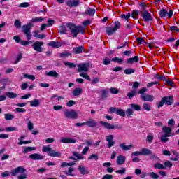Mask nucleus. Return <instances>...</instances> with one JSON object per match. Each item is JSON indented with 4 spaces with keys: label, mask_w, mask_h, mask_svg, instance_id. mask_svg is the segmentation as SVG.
I'll return each instance as SVG.
<instances>
[{
    "label": "nucleus",
    "mask_w": 179,
    "mask_h": 179,
    "mask_svg": "<svg viewBox=\"0 0 179 179\" xmlns=\"http://www.w3.org/2000/svg\"><path fill=\"white\" fill-rule=\"evenodd\" d=\"M45 75H46L47 76H51L52 78H58L59 74L58 73H57V71L55 70H52L50 71L49 72H45Z\"/></svg>",
    "instance_id": "24"
},
{
    "label": "nucleus",
    "mask_w": 179,
    "mask_h": 179,
    "mask_svg": "<svg viewBox=\"0 0 179 179\" xmlns=\"http://www.w3.org/2000/svg\"><path fill=\"white\" fill-rule=\"evenodd\" d=\"M138 15H139V11L138 10H133L131 13V17H133V19H138Z\"/></svg>",
    "instance_id": "52"
},
{
    "label": "nucleus",
    "mask_w": 179,
    "mask_h": 179,
    "mask_svg": "<svg viewBox=\"0 0 179 179\" xmlns=\"http://www.w3.org/2000/svg\"><path fill=\"white\" fill-rule=\"evenodd\" d=\"M171 31H175L176 33H178L179 28L177 26H172L170 27Z\"/></svg>",
    "instance_id": "63"
},
{
    "label": "nucleus",
    "mask_w": 179,
    "mask_h": 179,
    "mask_svg": "<svg viewBox=\"0 0 179 179\" xmlns=\"http://www.w3.org/2000/svg\"><path fill=\"white\" fill-rule=\"evenodd\" d=\"M85 124L89 128H96L97 127V122L92 118L88 119L87 121L85 122Z\"/></svg>",
    "instance_id": "11"
},
{
    "label": "nucleus",
    "mask_w": 179,
    "mask_h": 179,
    "mask_svg": "<svg viewBox=\"0 0 179 179\" xmlns=\"http://www.w3.org/2000/svg\"><path fill=\"white\" fill-rule=\"evenodd\" d=\"M143 108L145 111H150L152 110V106L149 103H143Z\"/></svg>",
    "instance_id": "33"
},
{
    "label": "nucleus",
    "mask_w": 179,
    "mask_h": 179,
    "mask_svg": "<svg viewBox=\"0 0 179 179\" xmlns=\"http://www.w3.org/2000/svg\"><path fill=\"white\" fill-rule=\"evenodd\" d=\"M78 171H80V174H83V176H86V174H89V169L87 167H85V165H80L78 168Z\"/></svg>",
    "instance_id": "15"
},
{
    "label": "nucleus",
    "mask_w": 179,
    "mask_h": 179,
    "mask_svg": "<svg viewBox=\"0 0 179 179\" xmlns=\"http://www.w3.org/2000/svg\"><path fill=\"white\" fill-rule=\"evenodd\" d=\"M148 176L153 179H159V175L155 172H150L148 173Z\"/></svg>",
    "instance_id": "53"
},
{
    "label": "nucleus",
    "mask_w": 179,
    "mask_h": 179,
    "mask_svg": "<svg viewBox=\"0 0 179 179\" xmlns=\"http://www.w3.org/2000/svg\"><path fill=\"white\" fill-rule=\"evenodd\" d=\"M26 173V169L23 166H18L12 171L11 176L15 177L17 174H20L17 176V179H27V173Z\"/></svg>",
    "instance_id": "2"
},
{
    "label": "nucleus",
    "mask_w": 179,
    "mask_h": 179,
    "mask_svg": "<svg viewBox=\"0 0 179 179\" xmlns=\"http://www.w3.org/2000/svg\"><path fill=\"white\" fill-rule=\"evenodd\" d=\"M68 27L70 29V33L72 34L73 37L75 38L78 37V34L81 33V34H85V27L82 26H76L73 24H69Z\"/></svg>",
    "instance_id": "1"
},
{
    "label": "nucleus",
    "mask_w": 179,
    "mask_h": 179,
    "mask_svg": "<svg viewBox=\"0 0 179 179\" xmlns=\"http://www.w3.org/2000/svg\"><path fill=\"white\" fill-rule=\"evenodd\" d=\"M106 141L108 142V148H113L114 145H115V142L114 141V136L113 134H110L106 136Z\"/></svg>",
    "instance_id": "12"
},
{
    "label": "nucleus",
    "mask_w": 179,
    "mask_h": 179,
    "mask_svg": "<svg viewBox=\"0 0 179 179\" xmlns=\"http://www.w3.org/2000/svg\"><path fill=\"white\" fill-rule=\"evenodd\" d=\"M162 99L164 100V103H165L166 106H171V104H173V101L174 100V98L173 97V96H164L162 98Z\"/></svg>",
    "instance_id": "14"
},
{
    "label": "nucleus",
    "mask_w": 179,
    "mask_h": 179,
    "mask_svg": "<svg viewBox=\"0 0 179 179\" xmlns=\"http://www.w3.org/2000/svg\"><path fill=\"white\" fill-rule=\"evenodd\" d=\"M66 6L69 8H76V6H79L80 5V0H69L66 2Z\"/></svg>",
    "instance_id": "9"
},
{
    "label": "nucleus",
    "mask_w": 179,
    "mask_h": 179,
    "mask_svg": "<svg viewBox=\"0 0 179 179\" xmlns=\"http://www.w3.org/2000/svg\"><path fill=\"white\" fill-rule=\"evenodd\" d=\"M154 168L155 169H161V170H164L165 167L164 166L163 164H160V163H157L154 164Z\"/></svg>",
    "instance_id": "51"
},
{
    "label": "nucleus",
    "mask_w": 179,
    "mask_h": 179,
    "mask_svg": "<svg viewBox=\"0 0 179 179\" xmlns=\"http://www.w3.org/2000/svg\"><path fill=\"white\" fill-rule=\"evenodd\" d=\"M6 132H13L17 131V127H8L5 129Z\"/></svg>",
    "instance_id": "45"
},
{
    "label": "nucleus",
    "mask_w": 179,
    "mask_h": 179,
    "mask_svg": "<svg viewBox=\"0 0 179 179\" xmlns=\"http://www.w3.org/2000/svg\"><path fill=\"white\" fill-rule=\"evenodd\" d=\"M125 160H127L125 156L119 155L117 157V164H119V166H122V164H124V163H125Z\"/></svg>",
    "instance_id": "19"
},
{
    "label": "nucleus",
    "mask_w": 179,
    "mask_h": 179,
    "mask_svg": "<svg viewBox=\"0 0 179 179\" xmlns=\"http://www.w3.org/2000/svg\"><path fill=\"white\" fill-rule=\"evenodd\" d=\"M61 143H76V139L69 137H62L60 139Z\"/></svg>",
    "instance_id": "13"
},
{
    "label": "nucleus",
    "mask_w": 179,
    "mask_h": 179,
    "mask_svg": "<svg viewBox=\"0 0 179 179\" xmlns=\"http://www.w3.org/2000/svg\"><path fill=\"white\" fill-rule=\"evenodd\" d=\"M43 45H44L43 42L41 41H36L32 44V48L34 51H37L38 52H43Z\"/></svg>",
    "instance_id": "6"
},
{
    "label": "nucleus",
    "mask_w": 179,
    "mask_h": 179,
    "mask_svg": "<svg viewBox=\"0 0 179 179\" xmlns=\"http://www.w3.org/2000/svg\"><path fill=\"white\" fill-rule=\"evenodd\" d=\"M33 26L32 23H28L27 24L22 26V31L27 36V40H31V32L30 30Z\"/></svg>",
    "instance_id": "3"
},
{
    "label": "nucleus",
    "mask_w": 179,
    "mask_h": 179,
    "mask_svg": "<svg viewBox=\"0 0 179 179\" xmlns=\"http://www.w3.org/2000/svg\"><path fill=\"white\" fill-rule=\"evenodd\" d=\"M125 75H131V73H135V69H127L124 70Z\"/></svg>",
    "instance_id": "41"
},
{
    "label": "nucleus",
    "mask_w": 179,
    "mask_h": 179,
    "mask_svg": "<svg viewBox=\"0 0 179 179\" xmlns=\"http://www.w3.org/2000/svg\"><path fill=\"white\" fill-rule=\"evenodd\" d=\"M115 30L117 31L119 29H121V22L116 21L113 23V27Z\"/></svg>",
    "instance_id": "40"
},
{
    "label": "nucleus",
    "mask_w": 179,
    "mask_h": 179,
    "mask_svg": "<svg viewBox=\"0 0 179 179\" xmlns=\"http://www.w3.org/2000/svg\"><path fill=\"white\" fill-rule=\"evenodd\" d=\"M85 13V15H88L89 16H94V13H96V10H94V8H89L86 9Z\"/></svg>",
    "instance_id": "28"
},
{
    "label": "nucleus",
    "mask_w": 179,
    "mask_h": 179,
    "mask_svg": "<svg viewBox=\"0 0 179 179\" xmlns=\"http://www.w3.org/2000/svg\"><path fill=\"white\" fill-rule=\"evenodd\" d=\"M73 156L76 157V159H78V160H85V156L82 155L81 154H80L78 152H73Z\"/></svg>",
    "instance_id": "32"
},
{
    "label": "nucleus",
    "mask_w": 179,
    "mask_h": 179,
    "mask_svg": "<svg viewBox=\"0 0 179 179\" xmlns=\"http://www.w3.org/2000/svg\"><path fill=\"white\" fill-rule=\"evenodd\" d=\"M134 96H136V90H134L133 91H131L127 94V97H129V99H132V97H134Z\"/></svg>",
    "instance_id": "57"
},
{
    "label": "nucleus",
    "mask_w": 179,
    "mask_h": 179,
    "mask_svg": "<svg viewBox=\"0 0 179 179\" xmlns=\"http://www.w3.org/2000/svg\"><path fill=\"white\" fill-rule=\"evenodd\" d=\"M48 155L51 157H61V152L52 150Z\"/></svg>",
    "instance_id": "25"
},
{
    "label": "nucleus",
    "mask_w": 179,
    "mask_h": 179,
    "mask_svg": "<svg viewBox=\"0 0 179 179\" xmlns=\"http://www.w3.org/2000/svg\"><path fill=\"white\" fill-rule=\"evenodd\" d=\"M164 170H166V169H171V167H173V164L170 162V161H166L164 163Z\"/></svg>",
    "instance_id": "39"
},
{
    "label": "nucleus",
    "mask_w": 179,
    "mask_h": 179,
    "mask_svg": "<svg viewBox=\"0 0 179 179\" xmlns=\"http://www.w3.org/2000/svg\"><path fill=\"white\" fill-rule=\"evenodd\" d=\"M78 72H87L89 71V64L87 63H82L78 64Z\"/></svg>",
    "instance_id": "8"
},
{
    "label": "nucleus",
    "mask_w": 179,
    "mask_h": 179,
    "mask_svg": "<svg viewBox=\"0 0 179 179\" xmlns=\"http://www.w3.org/2000/svg\"><path fill=\"white\" fill-rule=\"evenodd\" d=\"M4 118L6 121H10V120H13V118H15V115L10 113H6L4 115Z\"/></svg>",
    "instance_id": "37"
},
{
    "label": "nucleus",
    "mask_w": 179,
    "mask_h": 179,
    "mask_svg": "<svg viewBox=\"0 0 179 179\" xmlns=\"http://www.w3.org/2000/svg\"><path fill=\"white\" fill-rule=\"evenodd\" d=\"M111 61H113L114 62H117V64H122V62H124V59L119 57H114L111 59Z\"/></svg>",
    "instance_id": "55"
},
{
    "label": "nucleus",
    "mask_w": 179,
    "mask_h": 179,
    "mask_svg": "<svg viewBox=\"0 0 179 179\" xmlns=\"http://www.w3.org/2000/svg\"><path fill=\"white\" fill-rule=\"evenodd\" d=\"M64 115L66 118H70L71 120H78V118L79 117L78 112L73 110H66L64 112Z\"/></svg>",
    "instance_id": "4"
},
{
    "label": "nucleus",
    "mask_w": 179,
    "mask_h": 179,
    "mask_svg": "<svg viewBox=\"0 0 179 179\" xmlns=\"http://www.w3.org/2000/svg\"><path fill=\"white\" fill-rule=\"evenodd\" d=\"M130 107L131 108H133L134 110H135L136 111H139L141 110V106L138 104H134V103H131L130 105Z\"/></svg>",
    "instance_id": "50"
},
{
    "label": "nucleus",
    "mask_w": 179,
    "mask_h": 179,
    "mask_svg": "<svg viewBox=\"0 0 179 179\" xmlns=\"http://www.w3.org/2000/svg\"><path fill=\"white\" fill-rule=\"evenodd\" d=\"M115 31H117L113 28V27L106 28V34L108 36H113Z\"/></svg>",
    "instance_id": "31"
},
{
    "label": "nucleus",
    "mask_w": 179,
    "mask_h": 179,
    "mask_svg": "<svg viewBox=\"0 0 179 179\" xmlns=\"http://www.w3.org/2000/svg\"><path fill=\"white\" fill-rule=\"evenodd\" d=\"M114 178V177L113 176V175H110V174H106L104 175L102 179H113Z\"/></svg>",
    "instance_id": "64"
},
{
    "label": "nucleus",
    "mask_w": 179,
    "mask_h": 179,
    "mask_svg": "<svg viewBox=\"0 0 179 179\" xmlns=\"http://www.w3.org/2000/svg\"><path fill=\"white\" fill-rule=\"evenodd\" d=\"M99 124H101L102 127H105L106 129H109V130L121 129V127L118 125L111 124L107 122L100 121Z\"/></svg>",
    "instance_id": "5"
},
{
    "label": "nucleus",
    "mask_w": 179,
    "mask_h": 179,
    "mask_svg": "<svg viewBox=\"0 0 179 179\" xmlns=\"http://www.w3.org/2000/svg\"><path fill=\"white\" fill-rule=\"evenodd\" d=\"M153 139H155V136H153V134L149 133L146 138V142H148V143H152Z\"/></svg>",
    "instance_id": "34"
},
{
    "label": "nucleus",
    "mask_w": 179,
    "mask_h": 179,
    "mask_svg": "<svg viewBox=\"0 0 179 179\" xmlns=\"http://www.w3.org/2000/svg\"><path fill=\"white\" fill-rule=\"evenodd\" d=\"M141 150L142 156H151V155H152V150L147 148H143Z\"/></svg>",
    "instance_id": "16"
},
{
    "label": "nucleus",
    "mask_w": 179,
    "mask_h": 179,
    "mask_svg": "<svg viewBox=\"0 0 179 179\" xmlns=\"http://www.w3.org/2000/svg\"><path fill=\"white\" fill-rule=\"evenodd\" d=\"M32 150H36V147H24L22 152L29 153V152H32Z\"/></svg>",
    "instance_id": "36"
},
{
    "label": "nucleus",
    "mask_w": 179,
    "mask_h": 179,
    "mask_svg": "<svg viewBox=\"0 0 179 179\" xmlns=\"http://www.w3.org/2000/svg\"><path fill=\"white\" fill-rule=\"evenodd\" d=\"M14 26L17 27V29H20L22 27V22L19 20H15L14 22Z\"/></svg>",
    "instance_id": "54"
},
{
    "label": "nucleus",
    "mask_w": 179,
    "mask_h": 179,
    "mask_svg": "<svg viewBox=\"0 0 179 179\" xmlns=\"http://www.w3.org/2000/svg\"><path fill=\"white\" fill-rule=\"evenodd\" d=\"M126 171H127V169L123 167V168H121L120 170L115 171V173H116V174L122 175V174H125Z\"/></svg>",
    "instance_id": "58"
},
{
    "label": "nucleus",
    "mask_w": 179,
    "mask_h": 179,
    "mask_svg": "<svg viewBox=\"0 0 179 179\" xmlns=\"http://www.w3.org/2000/svg\"><path fill=\"white\" fill-rule=\"evenodd\" d=\"M127 64H134L139 62V57L134 56L131 58H129L126 60Z\"/></svg>",
    "instance_id": "21"
},
{
    "label": "nucleus",
    "mask_w": 179,
    "mask_h": 179,
    "mask_svg": "<svg viewBox=\"0 0 179 179\" xmlns=\"http://www.w3.org/2000/svg\"><path fill=\"white\" fill-rule=\"evenodd\" d=\"M24 78H25L26 79H29L31 80H36V77L34 75H30V74H27V73L24 74Z\"/></svg>",
    "instance_id": "46"
},
{
    "label": "nucleus",
    "mask_w": 179,
    "mask_h": 179,
    "mask_svg": "<svg viewBox=\"0 0 179 179\" xmlns=\"http://www.w3.org/2000/svg\"><path fill=\"white\" fill-rule=\"evenodd\" d=\"M25 138H26V136H21L18 138V141H19L18 145H27L29 143H31V141H23Z\"/></svg>",
    "instance_id": "23"
},
{
    "label": "nucleus",
    "mask_w": 179,
    "mask_h": 179,
    "mask_svg": "<svg viewBox=\"0 0 179 179\" xmlns=\"http://www.w3.org/2000/svg\"><path fill=\"white\" fill-rule=\"evenodd\" d=\"M48 47H53V48H59L62 46V44L59 42H55L54 41L48 43Z\"/></svg>",
    "instance_id": "18"
},
{
    "label": "nucleus",
    "mask_w": 179,
    "mask_h": 179,
    "mask_svg": "<svg viewBox=\"0 0 179 179\" xmlns=\"http://www.w3.org/2000/svg\"><path fill=\"white\" fill-rule=\"evenodd\" d=\"M80 76L84 78V79H86L87 80H90V76H89L86 72L80 73Z\"/></svg>",
    "instance_id": "42"
},
{
    "label": "nucleus",
    "mask_w": 179,
    "mask_h": 179,
    "mask_svg": "<svg viewBox=\"0 0 179 179\" xmlns=\"http://www.w3.org/2000/svg\"><path fill=\"white\" fill-rule=\"evenodd\" d=\"M160 17H166L167 16V10L166 9H162L159 11Z\"/></svg>",
    "instance_id": "48"
},
{
    "label": "nucleus",
    "mask_w": 179,
    "mask_h": 179,
    "mask_svg": "<svg viewBox=\"0 0 179 179\" xmlns=\"http://www.w3.org/2000/svg\"><path fill=\"white\" fill-rule=\"evenodd\" d=\"M119 146L122 149V150L124 151L131 150V149L134 148V145L130 144L129 145H126L125 143H120Z\"/></svg>",
    "instance_id": "22"
},
{
    "label": "nucleus",
    "mask_w": 179,
    "mask_h": 179,
    "mask_svg": "<svg viewBox=\"0 0 179 179\" xmlns=\"http://www.w3.org/2000/svg\"><path fill=\"white\" fill-rule=\"evenodd\" d=\"M121 19H124V20L128 21V20L129 19V17H131V13H128L127 15H122L120 16Z\"/></svg>",
    "instance_id": "61"
},
{
    "label": "nucleus",
    "mask_w": 179,
    "mask_h": 179,
    "mask_svg": "<svg viewBox=\"0 0 179 179\" xmlns=\"http://www.w3.org/2000/svg\"><path fill=\"white\" fill-rule=\"evenodd\" d=\"M63 64H64L65 66H68V68L70 69L76 68V64L75 63L64 62Z\"/></svg>",
    "instance_id": "38"
},
{
    "label": "nucleus",
    "mask_w": 179,
    "mask_h": 179,
    "mask_svg": "<svg viewBox=\"0 0 179 179\" xmlns=\"http://www.w3.org/2000/svg\"><path fill=\"white\" fill-rule=\"evenodd\" d=\"M73 171H75V168L69 167L68 171H64V174L66 176H71V177H75V175L72 173Z\"/></svg>",
    "instance_id": "30"
},
{
    "label": "nucleus",
    "mask_w": 179,
    "mask_h": 179,
    "mask_svg": "<svg viewBox=\"0 0 179 179\" xmlns=\"http://www.w3.org/2000/svg\"><path fill=\"white\" fill-rule=\"evenodd\" d=\"M50 99H56V100H57L58 101H59V100H64V96H58L57 94H54L52 95Z\"/></svg>",
    "instance_id": "59"
},
{
    "label": "nucleus",
    "mask_w": 179,
    "mask_h": 179,
    "mask_svg": "<svg viewBox=\"0 0 179 179\" xmlns=\"http://www.w3.org/2000/svg\"><path fill=\"white\" fill-rule=\"evenodd\" d=\"M141 16H142L143 20H145V22H150V21L153 20L152 14L149 13V12H148V10L142 11Z\"/></svg>",
    "instance_id": "7"
},
{
    "label": "nucleus",
    "mask_w": 179,
    "mask_h": 179,
    "mask_svg": "<svg viewBox=\"0 0 179 179\" xmlns=\"http://www.w3.org/2000/svg\"><path fill=\"white\" fill-rule=\"evenodd\" d=\"M163 132H164V135H166V136H172L171 135V128L167 127H164L162 128Z\"/></svg>",
    "instance_id": "27"
},
{
    "label": "nucleus",
    "mask_w": 179,
    "mask_h": 179,
    "mask_svg": "<svg viewBox=\"0 0 179 179\" xmlns=\"http://www.w3.org/2000/svg\"><path fill=\"white\" fill-rule=\"evenodd\" d=\"M52 148L50 145H45L42 148V152H47L48 153H50Z\"/></svg>",
    "instance_id": "47"
},
{
    "label": "nucleus",
    "mask_w": 179,
    "mask_h": 179,
    "mask_svg": "<svg viewBox=\"0 0 179 179\" xmlns=\"http://www.w3.org/2000/svg\"><path fill=\"white\" fill-rule=\"evenodd\" d=\"M155 79H158L159 80H166V76H160L159 74H155Z\"/></svg>",
    "instance_id": "60"
},
{
    "label": "nucleus",
    "mask_w": 179,
    "mask_h": 179,
    "mask_svg": "<svg viewBox=\"0 0 179 179\" xmlns=\"http://www.w3.org/2000/svg\"><path fill=\"white\" fill-rule=\"evenodd\" d=\"M43 20H44V19H43V17H36L35 18H32L31 21V22H43Z\"/></svg>",
    "instance_id": "62"
},
{
    "label": "nucleus",
    "mask_w": 179,
    "mask_h": 179,
    "mask_svg": "<svg viewBox=\"0 0 179 179\" xmlns=\"http://www.w3.org/2000/svg\"><path fill=\"white\" fill-rule=\"evenodd\" d=\"M59 57H61V58H66L68 57H72V53H69L68 52H62L59 54Z\"/></svg>",
    "instance_id": "44"
},
{
    "label": "nucleus",
    "mask_w": 179,
    "mask_h": 179,
    "mask_svg": "<svg viewBox=\"0 0 179 179\" xmlns=\"http://www.w3.org/2000/svg\"><path fill=\"white\" fill-rule=\"evenodd\" d=\"M82 51H83V46H79L77 48H74L73 49V52L74 54H80V52H82Z\"/></svg>",
    "instance_id": "35"
},
{
    "label": "nucleus",
    "mask_w": 179,
    "mask_h": 179,
    "mask_svg": "<svg viewBox=\"0 0 179 179\" xmlns=\"http://www.w3.org/2000/svg\"><path fill=\"white\" fill-rule=\"evenodd\" d=\"M29 159H31L32 160H43V159H44V156L40 154L34 153L29 155Z\"/></svg>",
    "instance_id": "17"
},
{
    "label": "nucleus",
    "mask_w": 179,
    "mask_h": 179,
    "mask_svg": "<svg viewBox=\"0 0 179 179\" xmlns=\"http://www.w3.org/2000/svg\"><path fill=\"white\" fill-rule=\"evenodd\" d=\"M29 104L31 107H38L40 106V99H33L32 101H29Z\"/></svg>",
    "instance_id": "26"
},
{
    "label": "nucleus",
    "mask_w": 179,
    "mask_h": 179,
    "mask_svg": "<svg viewBox=\"0 0 179 179\" xmlns=\"http://www.w3.org/2000/svg\"><path fill=\"white\" fill-rule=\"evenodd\" d=\"M6 96L8 97V99H16L19 94L12 92H6Z\"/></svg>",
    "instance_id": "29"
},
{
    "label": "nucleus",
    "mask_w": 179,
    "mask_h": 179,
    "mask_svg": "<svg viewBox=\"0 0 179 179\" xmlns=\"http://www.w3.org/2000/svg\"><path fill=\"white\" fill-rule=\"evenodd\" d=\"M82 93H83V89L80 87H77L72 91V94L75 96H80Z\"/></svg>",
    "instance_id": "20"
},
{
    "label": "nucleus",
    "mask_w": 179,
    "mask_h": 179,
    "mask_svg": "<svg viewBox=\"0 0 179 179\" xmlns=\"http://www.w3.org/2000/svg\"><path fill=\"white\" fill-rule=\"evenodd\" d=\"M170 136H167L166 134L161 136V142H163L164 143H166V142H169V137Z\"/></svg>",
    "instance_id": "49"
},
{
    "label": "nucleus",
    "mask_w": 179,
    "mask_h": 179,
    "mask_svg": "<svg viewBox=\"0 0 179 179\" xmlns=\"http://www.w3.org/2000/svg\"><path fill=\"white\" fill-rule=\"evenodd\" d=\"M116 114L117 115H120V117H124L125 111L122 109H117Z\"/></svg>",
    "instance_id": "43"
},
{
    "label": "nucleus",
    "mask_w": 179,
    "mask_h": 179,
    "mask_svg": "<svg viewBox=\"0 0 179 179\" xmlns=\"http://www.w3.org/2000/svg\"><path fill=\"white\" fill-rule=\"evenodd\" d=\"M141 99L143 101H150V103H152L155 100V96L153 95L143 94L141 95Z\"/></svg>",
    "instance_id": "10"
},
{
    "label": "nucleus",
    "mask_w": 179,
    "mask_h": 179,
    "mask_svg": "<svg viewBox=\"0 0 179 179\" xmlns=\"http://www.w3.org/2000/svg\"><path fill=\"white\" fill-rule=\"evenodd\" d=\"M88 159L89 160H99V155L97 154H92Z\"/></svg>",
    "instance_id": "56"
}]
</instances>
